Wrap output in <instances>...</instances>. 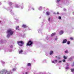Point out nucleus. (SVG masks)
<instances>
[{"label": "nucleus", "mask_w": 74, "mask_h": 74, "mask_svg": "<svg viewBox=\"0 0 74 74\" xmlns=\"http://www.w3.org/2000/svg\"><path fill=\"white\" fill-rule=\"evenodd\" d=\"M7 33L9 34V35H10V36H12L13 35L14 33V32L12 31L11 29H8L7 30Z\"/></svg>", "instance_id": "f257e3e1"}, {"label": "nucleus", "mask_w": 74, "mask_h": 74, "mask_svg": "<svg viewBox=\"0 0 74 74\" xmlns=\"http://www.w3.org/2000/svg\"><path fill=\"white\" fill-rule=\"evenodd\" d=\"M10 71L8 72L5 70H3L0 72V73L2 74H10Z\"/></svg>", "instance_id": "f03ea898"}, {"label": "nucleus", "mask_w": 74, "mask_h": 74, "mask_svg": "<svg viewBox=\"0 0 74 74\" xmlns=\"http://www.w3.org/2000/svg\"><path fill=\"white\" fill-rule=\"evenodd\" d=\"M17 43L21 47L23 46V45L24 44V42L22 41H18L17 42Z\"/></svg>", "instance_id": "7ed1b4c3"}, {"label": "nucleus", "mask_w": 74, "mask_h": 74, "mask_svg": "<svg viewBox=\"0 0 74 74\" xmlns=\"http://www.w3.org/2000/svg\"><path fill=\"white\" fill-rule=\"evenodd\" d=\"M33 44V42L31 40L28 41V42L26 44V46H31Z\"/></svg>", "instance_id": "20e7f679"}, {"label": "nucleus", "mask_w": 74, "mask_h": 74, "mask_svg": "<svg viewBox=\"0 0 74 74\" xmlns=\"http://www.w3.org/2000/svg\"><path fill=\"white\" fill-rule=\"evenodd\" d=\"M67 39H64L62 41V44H65V43H66V42H67Z\"/></svg>", "instance_id": "39448f33"}, {"label": "nucleus", "mask_w": 74, "mask_h": 74, "mask_svg": "<svg viewBox=\"0 0 74 74\" xmlns=\"http://www.w3.org/2000/svg\"><path fill=\"white\" fill-rule=\"evenodd\" d=\"M53 51L52 50L50 51L49 53V54L50 55H52V54H53Z\"/></svg>", "instance_id": "423d86ee"}, {"label": "nucleus", "mask_w": 74, "mask_h": 74, "mask_svg": "<svg viewBox=\"0 0 74 74\" xmlns=\"http://www.w3.org/2000/svg\"><path fill=\"white\" fill-rule=\"evenodd\" d=\"M63 31L62 30L59 33L61 35L62 34H63Z\"/></svg>", "instance_id": "0eeeda50"}, {"label": "nucleus", "mask_w": 74, "mask_h": 74, "mask_svg": "<svg viewBox=\"0 0 74 74\" xmlns=\"http://www.w3.org/2000/svg\"><path fill=\"white\" fill-rule=\"evenodd\" d=\"M56 33H53L51 34V37H53V36H54L55 35Z\"/></svg>", "instance_id": "6e6552de"}, {"label": "nucleus", "mask_w": 74, "mask_h": 74, "mask_svg": "<svg viewBox=\"0 0 74 74\" xmlns=\"http://www.w3.org/2000/svg\"><path fill=\"white\" fill-rule=\"evenodd\" d=\"M22 27H23L24 28H26V27L27 26H26V25H22Z\"/></svg>", "instance_id": "1a4fd4ad"}, {"label": "nucleus", "mask_w": 74, "mask_h": 74, "mask_svg": "<svg viewBox=\"0 0 74 74\" xmlns=\"http://www.w3.org/2000/svg\"><path fill=\"white\" fill-rule=\"evenodd\" d=\"M63 58H64V59H67V57L65 56H63Z\"/></svg>", "instance_id": "9d476101"}, {"label": "nucleus", "mask_w": 74, "mask_h": 74, "mask_svg": "<svg viewBox=\"0 0 74 74\" xmlns=\"http://www.w3.org/2000/svg\"><path fill=\"white\" fill-rule=\"evenodd\" d=\"M27 65V66H30L32 65V64L30 63H28Z\"/></svg>", "instance_id": "9b49d317"}, {"label": "nucleus", "mask_w": 74, "mask_h": 74, "mask_svg": "<svg viewBox=\"0 0 74 74\" xmlns=\"http://www.w3.org/2000/svg\"><path fill=\"white\" fill-rule=\"evenodd\" d=\"M23 50H22L19 51V54H20V53H22V52H23Z\"/></svg>", "instance_id": "f8f14e48"}, {"label": "nucleus", "mask_w": 74, "mask_h": 74, "mask_svg": "<svg viewBox=\"0 0 74 74\" xmlns=\"http://www.w3.org/2000/svg\"><path fill=\"white\" fill-rule=\"evenodd\" d=\"M65 52L66 53H69V52L68 51V50H66L65 51Z\"/></svg>", "instance_id": "ddd939ff"}, {"label": "nucleus", "mask_w": 74, "mask_h": 74, "mask_svg": "<svg viewBox=\"0 0 74 74\" xmlns=\"http://www.w3.org/2000/svg\"><path fill=\"white\" fill-rule=\"evenodd\" d=\"M46 14L47 15H49L50 14V13H49V12H47Z\"/></svg>", "instance_id": "4468645a"}, {"label": "nucleus", "mask_w": 74, "mask_h": 74, "mask_svg": "<svg viewBox=\"0 0 74 74\" xmlns=\"http://www.w3.org/2000/svg\"><path fill=\"white\" fill-rule=\"evenodd\" d=\"M70 41H67V44H68L69 45V44H70Z\"/></svg>", "instance_id": "2eb2a0df"}, {"label": "nucleus", "mask_w": 74, "mask_h": 74, "mask_svg": "<svg viewBox=\"0 0 74 74\" xmlns=\"http://www.w3.org/2000/svg\"><path fill=\"white\" fill-rule=\"evenodd\" d=\"M9 5H12V3L11 2H10L9 3Z\"/></svg>", "instance_id": "dca6fc26"}, {"label": "nucleus", "mask_w": 74, "mask_h": 74, "mask_svg": "<svg viewBox=\"0 0 74 74\" xmlns=\"http://www.w3.org/2000/svg\"><path fill=\"white\" fill-rule=\"evenodd\" d=\"M19 26H17L16 27V30H18V29H19Z\"/></svg>", "instance_id": "f3484780"}, {"label": "nucleus", "mask_w": 74, "mask_h": 74, "mask_svg": "<svg viewBox=\"0 0 74 74\" xmlns=\"http://www.w3.org/2000/svg\"><path fill=\"white\" fill-rule=\"evenodd\" d=\"M65 59H64L62 60V61L63 62H66V61L65 60Z\"/></svg>", "instance_id": "a211bd4d"}, {"label": "nucleus", "mask_w": 74, "mask_h": 74, "mask_svg": "<svg viewBox=\"0 0 74 74\" xmlns=\"http://www.w3.org/2000/svg\"><path fill=\"white\" fill-rule=\"evenodd\" d=\"M54 62H55L56 63H57V62H58V60H55Z\"/></svg>", "instance_id": "6ab92c4d"}, {"label": "nucleus", "mask_w": 74, "mask_h": 74, "mask_svg": "<svg viewBox=\"0 0 74 74\" xmlns=\"http://www.w3.org/2000/svg\"><path fill=\"white\" fill-rule=\"evenodd\" d=\"M58 18L59 19H61V17L59 16L58 17Z\"/></svg>", "instance_id": "aec40b11"}, {"label": "nucleus", "mask_w": 74, "mask_h": 74, "mask_svg": "<svg viewBox=\"0 0 74 74\" xmlns=\"http://www.w3.org/2000/svg\"><path fill=\"white\" fill-rule=\"evenodd\" d=\"M58 62V63H62V62L61 61H59Z\"/></svg>", "instance_id": "412c9836"}, {"label": "nucleus", "mask_w": 74, "mask_h": 74, "mask_svg": "<svg viewBox=\"0 0 74 74\" xmlns=\"http://www.w3.org/2000/svg\"><path fill=\"white\" fill-rule=\"evenodd\" d=\"M59 1H60V0H57V2L58 3Z\"/></svg>", "instance_id": "4be33fe9"}, {"label": "nucleus", "mask_w": 74, "mask_h": 74, "mask_svg": "<svg viewBox=\"0 0 74 74\" xmlns=\"http://www.w3.org/2000/svg\"><path fill=\"white\" fill-rule=\"evenodd\" d=\"M58 40V38L56 37V38H55V40Z\"/></svg>", "instance_id": "5701e85b"}, {"label": "nucleus", "mask_w": 74, "mask_h": 74, "mask_svg": "<svg viewBox=\"0 0 74 74\" xmlns=\"http://www.w3.org/2000/svg\"><path fill=\"white\" fill-rule=\"evenodd\" d=\"M70 39H71V40H73V38L72 37H71L70 38Z\"/></svg>", "instance_id": "b1692460"}, {"label": "nucleus", "mask_w": 74, "mask_h": 74, "mask_svg": "<svg viewBox=\"0 0 74 74\" xmlns=\"http://www.w3.org/2000/svg\"><path fill=\"white\" fill-rule=\"evenodd\" d=\"M52 63H55V61H52Z\"/></svg>", "instance_id": "393cba45"}, {"label": "nucleus", "mask_w": 74, "mask_h": 74, "mask_svg": "<svg viewBox=\"0 0 74 74\" xmlns=\"http://www.w3.org/2000/svg\"><path fill=\"white\" fill-rule=\"evenodd\" d=\"M49 21H50V18H49V19H48Z\"/></svg>", "instance_id": "a878e982"}, {"label": "nucleus", "mask_w": 74, "mask_h": 74, "mask_svg": "<svg viewBox=\"0 0 74 74\" xmlns=\"http://www.w3.org/2000/svg\"><path fill=\"white\" fill-rule=\"evenodd\" d=\"M57 14H59V12H57Z\"/></svg>", "instance_id": "bb28decb"}, {"label": "nucleus", "mask_w": 74, "mask_h": 74, "mask_svg": "<svg viewBox=\"0 0 74 74\" xmlns=\"http://www.w3.org/2000/svg\"><path fill=\"white\" fill-rule=\"evenodd\" d=\"M58 59H60V57H58Z\"/></svg>", "instance_id": "cd10ccee"}, {"label": "nucleus", "mask_w": 74, "mask_h": 74, "mask_svg": "<svg viewBox=\"0 0 74 74\" xmlns=\"http://www.w3.org/2000/svg\"><path fill=\"white\" fill-rule=\"evenodd\" d=\"M69 66V65H68V64L66 66L67 67V66Z\"/></svg>", "instance_id": "c85d7f7f"}, {"label": "nucleus", "mask_w": 74, "mask_h": 74, "mask_svg": "<svg viewBox=\"0 0 74 74\" xmlns=\"http://www.w3.org/2000/svg\"><path fill=\"white\" fill-rule=\"evenodd\" d=\"M25 74H27V72H26V73H25Z\"/></svg>", "instance_id": "c756f323"}, {"label": "nucleus", "mask_w": 74, "mask_h": 74, "mask_svg": "<svg viewBox=\"0 0 74 74\" xmlns=\"http://www.w3.org/2000/svg\"><path fill=\"white\" fill-rule=\"evenodd\" d=\"M55 57L56 58H58V57H57V56H56Z\"/></svg>", "instance_id": "7c9ffc66"}, {"label": "nucleus", "mask_w": 74, "mask_h": 74, "mask_svg": "<svg viewBox=\"0 0 74 74\" xmlns=\"http://www.w3.org/2000/svg\"><path fill=\"white\" fill-rule=\"evenodd\" d=\"M10 47H11V48H12V46H11V47L10 46Z\"/></svg>", "instance_id": "2f4dec72"}, {"label": "nucleus", "mask_w": 74, "mask_h": 74, "mask_svg": "<svg viewBox=\"0 0 74 74\" xmlns=\"http://www.w3.org/2000/svg\"><path fill=\"white\" fill-rule=\"evenodd\" d=\"M54 14H56V13H54Z\"/></svg>", "instance_id": "473e14b6"}, {"label": "nucleus", "mask_w": 74, "mask_h": 74, "mask_svg": "<svg viewBox=\"0 0 74 74\" xmlns=\"http://www.w3.org/2000/svg\"><path fill=\"white\" fill-rule=\"evenodd\" d=\"M73 65H74V63H73Z\"/></svg>", "instance_id": "72a5a7b5"}, {"label": "nucleus", "mask_w": 74, "mask_h": 74, "mask_svg": "<svg viewBox=\"0 0 74 74\" xmlns=\"http://www.w3.org/2000/svg\"><path fill=\"white\" fill-rule=\"evenodd\" d=\"M68 68H67L66 69H67Z\"/></svg>", "instance_id": "f704fd0d"}]
</instances>
